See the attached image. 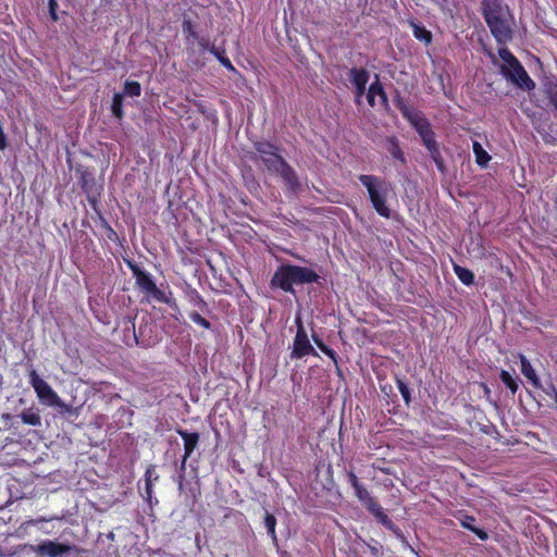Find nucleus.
<instances>
[{
	"label": "nucleus",
	"mask_w": 557,
	"mask_h": 557,
	"mask_svg": "<svg viewBox=\"0 0 557 557\" xmlns=\"http://www.w3.org/2000/svg\"><path fill=\"white\" fill-rule=\"evenodd\" d=\"M320 275L312 269L289 263L280 265L270 281L272 289L295 294L294 285L319 283Z\"/></svg>",
	"instance_id": "1"
},
{
	"label": "nucleus",
	"mask_w": 557,
	"mask_h": 557,
	"mask_svg": "<svg viewBox=\"0 0 557 557\" xmlns=\"http://www.w3.org/2000/svg\"><path fill=\"white\" fill-rule=\"evenodd\" d=\"M482 14L497 44L506 45L511 41L512 28L507 8H504L498 0H485Z\"/></svg>",
	"instance_id": "2"
},
{
	"label": "nucleus",
	"mask_w": 557,
	"mask_h": 557,
	"mask_svg": "<svg viewBox=\"0 0 557 557\" xmlns=\"http://www.w3.org/2000/svg\"><path fill=\"white\" fill-rule=\"evenodd\" d=\"M359 182L367 189L369 200L375 212L385 219L392 216V210L387 203L392 191L391 183L385 178L372 174H360Z\"/></svg>",
	"instance_id": "3"
},
{
	"label": "nucleus",
	"mask_w": 557,
	"mask_h": 557,
	"mask_svg": "<svg viewBox=\"0 0 557 557\" xmlns=\"http://www.w3.org/2000/svg\"><path fill=\"white\" fill-rule=\"evenodd\" d=\"M126 265L132 271L136 280L137 287L145 294L151 296L154 300L168 305L175 312L180 313V308L176 300L172 297V292L169 294L161 290L153 281L150 273L144 271L138 263L133 260H125Z\"/></svg>",
	"instance_id": "4"
},
{
	"label": "nucleus",
	"mask_w": 557,
	"mask_h": 557,
	"mask_svg": "<svg viewBox=\"0 0 557 557\" xmlns=\"http://www.w3.org/2000/svg\"><path fill=\"white\" fill-rule=\"evenodd\" d=\"M498 55L504 61V64L500 66L503 76L521 89L533 90L535 88V82L529 76L520 61L508 48H499Z\"/></svg>",
	"instance_id": "5"
},
{
	"label": "nucleus",
	"mask_w": 557,
	"mask_h": 557,
	"mask_svg": "<svg viewBox=\"0 0 557 557\" xmlns=\"http://www.w3.org/2000/svg\"><path fill=\"white\" fill-rule=\"evenodd\" d=\"M355 491V496L362 504V506L371 513L377 522L384 528L393 532L397 536H401V530L391 520V518L384 512V509L379 504L375 497L367 490L363 484H360Z\"/></svg>",
	"instance_id": "6"
},
{
	"label": "nucleus",
	"mask_w": 557,
	"mask_h": 557,
	"mask_svg": "<svg viewBox=\"0 0 557 557\" xmlns=\"http://www.w3.org/2000/svg\"><path fill=\"white\" fill-rule=\"evenodd\" d=\"M296 335L293 341V348L290 351V359H302L307 356L319 357V354L310 343L307 331L301 322L300 318H296Z\"/></svg>",
	"instance_id": "7"
},
{
	"label": "nucleus",
	"mask_w": 557,
	"mask_h": 557,
	"mask_svg": "<svg viewBox=\"0 0 557 557\" xmlns=\"http://www.w3.org/2000/svg\"><path fill=\"white\" fill-rule=\"evenodd\" d=\"M29 384L34 388L38 399L48 406H58L60 404L59 395L52 387L39 376L36 370L32 369L28 373Z\"/></svg>",
	"instance_id": "8"
},
{
	"label": "nucleus",
	"mask_w": 557,
	"mask_h": 557,
	"mask_svg": "<svg viewBox=\"0 0 557 557\" xmlns=\"http://www.w3.org/2000/svg\"><path fill=\"white\" fill-rule=\"evenodd\" d=\"M253 149L260 154L263 164L270 172L276 170V168L285 161V159L278 153V147L271 141H255Z\"/></svg>",
	"instance_id": "9"
},
{
	"label": "nucleus",
	"mask_w": 557,
	"mask_h": 557,
	"mask_svg": "<svg viewBox=\"0 0 557 557\" xmlns=\"http://www.w3.org/2000/svg\"><path fill=\"white\" fill-rule=\"evenodd\" d=\"M34 550L40 557H62L75 550V546L66 543H59L51 540H46L39 543Z\"/></svg>",
	"instance_id": "10"
},
{
	"label": "nucleus",
	"mask_w": 557,
	"mask_h": 557,
	"mask_svg": "<svg viewBox=\"0 0 557 557\" xmlns=\"http://www.w3.org/2000/svg\"><path fill=\"white\" fill-rule=\"evenodd\" d=\"M176 433L184 441V455H183V458L181 461V467H180L181 471L184 472L186 469L187 459L191 456V454L196 449V447L199 443V440H200V435L198 432H188L181 428L176 429Z\"/></svg>",
	"instance_id": "11"
},
{
	"label": "nucleus",
	"mask_w": 557,
	"mask_h": 557,
	"mask_svg": "<svg viewBox=\"0 0 557 557\" xmlns=\"http://www.w3.org/2000/svg\"><path fill=\"white\" fill-rule=\"evenodd\" d=\"M272 173H275L281 176L286 188L290 193H298L300 189V182L296 171L290 166V164L285 160L280 166L276 168Z\"/></svg>",
	"instance_id": "12"
},
{
	"label": "nucleus",
	"mask_w": 557,
	"mask_h": 557,
	"mask_svg": "<svg viewBox=\"0 0 557 557\" xmlns=\"http://www.w3.org/2000/svg\"><path fill=\"white\" fill-rule=\"evenodd\" d=\"M520 364H521V372L522 374L530 381V383L535 387L539 388L541 386L540 379L532 367L531 362L528 360V358L524 355H519Z\"/></svg>",
	"instance_id": "13"
},
{
	"label": "nucleus",
	"mask_w": 557,
	"mask_h": 557,
	"mask_svg": "<svg viewBox=\"0 0 557 557\" xmlns=\"http://www.w3.org/2000/svg\"><path fill=\"white\" fill-rule=\"evenodd\" d=\"M386 150L389 152L393 159L399 161L403 165L406 164V157L400 148L399 140L396 136H389L386 138Z\"/></svg>",
	"instance_id": "14"
},
{
	"label": "nucleus",
	"mask_w": 557,
	"mask_h": 557,
	"mask_svg": "<svg viewBox=\"0 0 557 557\" xmlns=\"http://www.w3.org/2000/svg\"><path fill=\"white\" fill-rule=\"evenodd\" d=\"M159 479V475L156 473V467L150 465L147 467L145 471V495L144 498L151 503L152 493H153V482Z\"/></svg>",
	"instance_id": "15"
},
{
	"label": "nucleus",
	"mask_w": 557,
	"mask_h": 557,
	"mask_svg": "<svg viewBox=\"0 0 557 557\" xmlns=\"http://www.w3.org/2000/svg\"><path fill=\"white\" fill-rule=\"evenodd\" d=\"M474 522H475V518L470 515H463L462 518L460 519V525L463 529L469 530L472 533H474L481 541L488 540V533L485 530L475 527Z\"/></svg>",
	"instance_id": "16"
},
{
	"label": "nucleus",
	"mask_w": 557,
	"mask_h": 557,
	"mask_svg": "<svg viewBox=\"0 0 557 557\" xmlns=\"http://www.w3.org/2000/svg\"><path fill=\"white\" fill-rule=\"evenodd\" d=\"M24 424L32 426H40L41 425V417L39 414V410L30 407L25 408L18 416Z\"/></svg>",
	"instance_id": "17"
},
{
	"label": "nucleus",
	"mask_w": 557,
	"mask_h": 557,
	"mask_svg": "<svg viewBox=\"0 0 557 557\" xmlns=\"http://www.w3.org/2000/svg\"><path fill=\"white\" fill-rule=\"evenodd\" d=\"M372 92H375V97L380 98L381 107L388 112L391 109L388 97L377 75L375 76V81L372 83Z\"/></svg>",
	"instance_id": "18"
},
{
	"label": "nucleus",
	"mask_w": 557,
	"mask_h": 557,
	"mask_svg": "<svg viewBox=\"0 0 557 557\" xmlns=\"http://www.w3.org/2000/svg\"><path fill=\"white\" fill-rule=\"evenodd\" d=\"M410 26L412 27V33L416 39L424 42L425 45H430L432 42V33L428 30L423 25L411 21Z\"/></svg>",
	"instance_id": "19"
},
{
	"label": "nucleus",
	"mask_w": 557,
	"mask_h": 557,
	"mask_svg": "<svg viewBox=\"0 0 557 557\" xmlns=\"http://www.w3.org/2000/svg\"><path fill=\"white\" fill-rule=\"evenodd\" d=\"M348 77L352 85L368 84L370 74L363 67H352L348 72Z\"/></svg>",
	"instance_id": "20"
},
{
	"label": "nucleus",
	"mask_w": 557,
	"mask_h": 557,
	"mask_svg": "<svg viewBox=\"0 0 557 557\" xmlns=\"http://www.w3.org/2000/svg\"><path fill=\"white\" fill-rule=\"evenodd\" d=\"M454 272L462 284L470 286L474 283V274L471 270L454 264Z\"/></svg>",
	"instance_id": "21"
},
{
	"label": "nucleus",
	"mask_w": 557,
	"mask_h": 557,
	"mask_svg": "<svg viewBox=\"0 0 557 557\" xmlns=\"http://www.w3.org/2000/svg\"><path fill=\"white\" fill-rule=\"evenodd\" d=\"M473 153L475 156V162L480 166H486L491 160V156L485 151L482 145L479 141H473L472 145Z\"/></svg>",
	"instance_id": "22"
},
{
	"label": "nucleus",
	"mask_w": 557,
	"mask_h": 557,
	"mask_svg": "<svg viewBox=\"0 0 557 557\" xmlns=\"http://www.w3.org/2000/svg\"><path fill=\"white\" fill-rule=\"evenodd\" d=\"M186 296H187L188 302L191 306L197 307L200 310H206L208 308L206 300L203 299V297L199 294V292L197 289H195V288L188 289L186 292Z\"/></svg>",
	"instance_id": "23"
},
{
	"label": "nucleus",
	"mask_w": 557,
	"mask_h": 557,
	"mask_svg": "<svg viewBox=\"0 0 557 557\" xmlns=\"http://www.w3.org/2000/svg\"><path fill=\"white\" fill-rule=\"evenodd\" d=\"M502 382L510 391L511 395H515L519 389V379L513 377L508 371L502 370L499 373Z\"/></svg>",
	"instance_id": "24"
},
{
	"label": "nucleus",
	"mask_w": 557,
	"mask_h": 557,
	"mask_svg": "<svg viewBox=\"0 0 557 557\" xmlns=\"http://www.w3.org/2000/svg\"><path fill=\"white\" fill-rule=\"evenodd\" d=\"M123 99L124 95H122L121 92H115L112 98L111 111L112 114L119 120H122L124 116Z\"/></svg>",
	"instance_id": "25"
},
{
	"label": "nucleus",
	"mask_w": 557,
	"mask_h": 557,
	"mask_svg": "<svg viewBox=\"0 0 557 557\" xmlns=\"http://www.w3.org/2000/svg\"><path fill=\"white\" fill-rule=\"evenodd\" d=\"M182 30L186 41L198 39L195 24L190 18H184L182 22Z\"/></svg>",
	"instance_id": "26"
},
{
	"label": "nucleus",
	"mask_w": 557,
	"mask_h": 557,
	"mask_svg": "<svg viewBox=\"0 0 557 557\" xmlns=\"http://www.w3.org/2000/svg\"><path fill=\"white\" fill-rule=\"evenodd\" d=\"M414 129L418 132L422 141L424 139H430L432 137H435V133L433 132L432 126L426 119L423 120L422 122H420L418 125H416Z\"/></svg>",
	"instance_id": "27"
},
{
	"label": "nucleus",
	"mask_w": 557,
	"mask_h": 557,
	"mask_svg": "<svg viewBox=\"0 0 557 557\" xmlns=\"http://www.w3.org/2000/svg\"><path fill=\"white\" fill-rule=\"evenodd\" d=\"M210 53H212L225 69L232 72L236 71L231 60L225 55L224 50H219L215 46H211Z\"/></svg>",
	"instance_id": "28"
},
{
	"label": "nucleus",
	"mask_w": 557,
	"mask_h": 557,
	"mask_svg": "<svg viewBox=\"0 0 557 557\" xmlns=\"http://www.w3.org/2000/svg\"><path fill=\"white\" fill-rule=\"evenodd\" d=\"M400 113L403 116L410 122V124L414 127L420 122L425 120V117H422L421 114L416 111L412 107L406 106L405 110H401Z\"/></svg>",
	"instance_id": "29"
},
{
	"label": "nucleus",
	"mask_w": 557,
	"mask_h": 557,
	"mask_svg": "<svg viewBox=\"0 0 557 557\" xmlns=\"http://www.w3.org/2000/svg\"><path fill=\"white\" fill-rule=\"evenodd\" d=\"M400 113L403 116L410 122V124L414 127L420 122L425 120V117H422L421 114L416 111L412 107L406 106L405 110H401Z\"/></svg>",
	"instance_id": "30"
},
{
	"label": "nucleus",
	"mask_w": 557,
	"mask_h": 557,
	"mask_svg": "<svg viewBox=\"0 0 557 557\" xmlns=\"http://www.w3.org/2000/svg\"><path fill=\"white\" fill-rule=\"evenodd\" d=\"M122 95L127 97H139L141 95V86L137 81H126Z\"/></svg>",
	"instance_id": "31"
},
{
	"label": "nucleus",
	"mask_w": 557,
	"mask_h": 557,
	"mask_svg": "<svg viewBox=\"0 0 557 557\" xmlns=\"http://www.w3.org/2000/svg\"><path fill=\"white\" fill-rule=\"evenodd\" d=\"M264 525H265L268 534L272 539V541L277 542V536H276V531H275L276 518L274 517V515H272L268 511L265 512Z\"/></svg>",
	"instance_id": "32"
},
{
	"label": "nucleus",
	"mask_w": 557,
	"mask_h": 557,
	"mask_svg": "<svg viewBox=\"0 0 557 557\" xmlns=\"http://www.w3.org/2000/svg\"><path fill=\"white\" fill-rule=\"evenodd\" d=\"M395 381H396V385H397V387L399 389V393L403 396V399H404L405 404L407 406H409L410 403H411L410 388L408 387L407 383L404 380H401L399 376H396Z\"/></svg>",
	"instance_id": "33"
},
{
	"label": "nucleus",
	"mask_w": 557,
	"mask_h": 557,
	"mask_svg": "<svg viewBox=\"0 0 557 557\" xmlns=\"http://www.w3.org/2000/svg\"><path fill=\"white\" fill-rule=\"evenodd\" d=\"M543 91L550 103L555 101L557 99V82L550 81L545 83Z\"/></svg>",
	"instance_id": "34"
},
{
	"label": "nucleus",
	"mask_w": 557,
	"mask_h": 557,
	"mask_svg": "<svg viewBox=\"0 0 557 557\" xmlns=\"http://www.w3.org/2000/svg\"><path fill=\"white\" fill-rule=\"evenodd\" d=\"M99 219H100L101 227L104 230L106 236L108 237V239H110L112 242L115 240L117 237L116 232L113 230V227L109 224V222L106 220V218L100 212H99Z\"/></svg>",
	"instance_id": "35"
},
{
	"label": "nucleus",
	"mask_w": 557,
	"mask_h": 557,
	"mask_svg": "<svg viewBox=\"0 0 557 557\" xmlns=\"http://www.w3.org/2000/svg\"><path fill=\"white\" fill-rule=\"evenodd\" d=\"M189 318L194 323H196L197 325H199L206 330H210L212 326L209 320H207L206 318H203L200 313H198L196 311L190 312Z\"/></svg>",
	"instance_id": "36"
},
{
	"label": "nucleus",
	"mask_w": 557,
	"mask_h": 557,
	"mask_svg": "<svg viewBox=\"0 0 557 557\" xmlns=\"http://www.w3.org/2000/svg\"><path fill=\"white\" fill-rule=\"evenodd\" d=\"M79 174V182L83 188H86L89 182H94V175L87 169H77Z\"/></svg>",
	"instance_id": "37"
},
{
	"label": "nucleus",
	"mask_w": 557,
	"mask_h": 557,
	"mask_svg": "<svg viewBox=\"0 0 557 557\" xmlns=\"http://www.w3.org/2000/svg\"><path fill=\"white\" fill-rule=\"evenodd\" d=\"M322 352L324 355H326L334 362V364L336 367L337 374L342 375V370L338 366V355L336 354V351L334 349H332L331 347L326 346Z\"/></svg>",
	"instance_id": "38"
},
{
	"label": "nucleus",
	"mask_w": 557,
	"mask_h": 557,
	"mask_svg": "<svg viewBox=\"0 0 557 557\" xmlns=\"http://www.w3.org/2000/svg\"><path fill=\"white\" fill-rule=\"evenodd\" d=\"M48 7H49V14H50L51 20L53 22H57L59 20V16H58V13H57V10L59 8L58 1L57 0H49L48 1Z\"/></svg>",
	"instance_id": "39"
},
{
	"label": "nucleus",
	"mask_w": 557,
	"mask_h": 557,
	"mask_svg": "<svg viewBox=\"0 0 557 557\" xmlns=\"http://www.w3.org/2000/svg\"><path fill=\"white\" fill-rule=\"evenodd\" d=\"M346 476H347L348 483L351 485L352 488H356L357 486L362 484L352 470L347 471Z\"/></svg>",
	"instance_id": "40"
},
{
	"label": "nucleus",
	"mask_w": 557,
	"mask_h": 557,
	"mask_svg": "<svg viewBox=\"0 0 557 557\" xmlns=\"http://www.w3.org/2000/svg\"><path fill=\"white\" fill-rule=\"evenodd\" d=\"M432 160L434 161L437 170L441 173H445L446 172V166H445V162H444V158H443L442 153H440L436 157L432 158Z\"/></svg>",
	"instance_id": "41"
},
{
	"label": "nucleus",
	"mask_w": 557,
	"mask_h": 557,
	"mask_svg": "<svg viewBox=\"0 0 557 557\" xmlns=\"http://www.w3.org/2000/svg\"><path fill=\"white\" fill-rule=\"evenodd\" d=\"M394 103L399 111L405 110L406 106H408L405 99L399 94V91H396V95L394 97Z\"/></svg>",
	"instance_id": "42"
},
{
	"label": "nucleus",
	"mask_w": 557,
	"mask_h": 557,
	"mask_svg": "<svg viewBox=\"0 0 557 557\" xmlns=\"http://www.w3.org/2000/svg\"><path fill=\"white\" fill-rule=\"evenodd\" d=\"M355 86V89H356V102L359 104L360 103V98L364 95L366 92V89H367V84H357V85H354Z\"/></svg>",
	"instance_id": "43"
},
{
	"label": "nucleus",
	"mask_w": 557,
	"mask_h": 557,
	"mask_svg": "<svg viewBox=\"0 0 557 557\" xmlns=\"http://www.w3.org/2000/svg\"><path fill=\"white\" fill-rule=\"evenodd\" d=\"M367 101L370 107H375V92H372V84L368 88Z\"/></svg>",
	"instance_id": "44"
},
{
	"label": "nucleus",
	"mask_w": 557,
	"mask_h": 557,
	"mask_svg": "<svg viewBox=\"0 0 557 557\" xmlns=\"http://www.w3.org/2000/svg\"><path fill=\"white\" fill-rule=\"evenodd\" d=\"M312 341L314 342V344L317 345V347L323 351V349L327 346L320 336H318L317 334H312Z\"/></svg>",
	"instance_id": "45"
},
{
	"label": "nucleus",
	"mask_w": 557,
	"mask_h": 557,
	"mask_svg": "<svg viewBox=\"0 0 557 557\" xmlns=\"http://www.w3.org/2000/svg\"><path fill=\"white\" fill-rule=\"evenodd\" d=\"M1 419L4 422V425L7 428H11L12 426V423H10V422L14 419V417L11 413H3Z\"/></svg>",
	"instance_id": "46"
},
{
	"label": "nucleus",
	"mask_w": 557,
	"mask_h": 557,
	"mask_svg": "<svg viewBox=\"0 0 557 557\" xmlns=\"http://www.w3.org/2000/svg\"><path fill=\"white\" fill-rule=\"evenodd\" d=\"M198 41V45L202 48V49H206V50H209L210 51V48L211 46H209V41L203 38V37H199L198 36V39H196Z\"/></svg>",
	"instance_id": "47"
},
{
	"label": "nucleus",
	"mask_w": 557,
	"mask_h": 557,
	"mask_svg": "<svg viewBox=\"0 0 557 557\" xmlns=\"http://www.w3.org/2000/svg\"><path fill=\"white\" fill-rule=\"evenodd\" d=\"M423 144H424L426 149H430V148L435 147V146L438 145L435 137H432L430 139H424Z\"/></svg>",
	"instance_id": "48"
},
{
	"label": "nucleus",
	"mask_w": 557,
	"mask_h": 557,
	"mask_svg": "<svg viewBox=\"0 0 557 557\" xmlns=\"http://www.w3.org/2000/svg\"><path fill=\"white\" fill-rule=\"evenodd\" d=\"M428 151H429V154H430L431 159L441 153V149H440L438 145L428 149Z\"/></svg>",
	"instance_id": "49"
},
{
	"label": "nucleus",
	"mask_w": 557,
	"mask_h": 557,
	"mask_svg": "<svg viewBox=\"0 0 557 557\" xmlns=\"http://www.w3.org/2000/svg\"><path fill=\"white\" fill-rule=\"evenodd\" d=\"M552 389H553V393L555 395V399H556V403H557V391H556V388L554 386H552Z\"/></svg>",
	"instance_id": "50"
},
{
	"label": "nucleus",
	"mask_w": 557,
	"mask_h": 557,
	"mask_svg": "<svg viewBox=\"0 0 557 557\" xmlns=\"http://www.w3.org/2000/svg\"><path fill=\"white\" fill-rule=\"evenodd\" d=\"M550 104H552V106L554 107V109L557 111V99H556L555 101H553Z\"/></svg>",
	"instance_id": "51"
},
{
	"label": "nucleus",
	"mask_w": 557,
	"mask_h": 557,
	"mask_svg": "<svg viewBox=\"0 0 557 557\" xmlns=\"http://www.w3.org/2000/svg\"><path fill=\"white\" fill-rule=\"evenodd\" d=\"M483 386H484L485 394H490V388L487 387V385L484 384Z\"/></svg>",
	"instance_id": "52"
}]
</instances>
